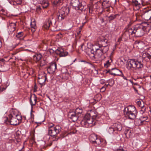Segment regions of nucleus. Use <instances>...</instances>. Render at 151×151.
I'll use <instances>...</instances> for the list:
<instances>
[{"label": "nucleus", "mask_w": 151, "mask_h": 151, "mask_svg": "<svg viewBox=\"0 0 151 151\" xmlns=\"http://www.w3.org/2000/svg\"><path fill=\"white\" fill-rule=\"evenodd\" d=\"M81 124L82 126L84 127H87L89 126L87 121L84 119L81 122Z\"/></svg>", "instance_id": "473e14b6"}, {"label": "nucleus", "mask_w": 151, "mask_h": 151, "mask_svg": "<svg viewBox=\"0 0 151 151\" xmlns=\"http://www.w3.org/2000/svg\"><path fill=\"white\" fill-rule=\"evenodd\" d=\"M15 1H19L18 4H19L21 3V0H14Z\"/></svg>", "instance_id": "052dcab7"}, {"label": "nucleus", "mask_w": 151, "mask_h": 151, "mask_svg": "<svg viewBox=\"0 0 151 151\" xmlns=\"http://www.w3.org/2000/svg\"><path fill=\"white\" fill-rule=\"evenodd\" d=\"M100 82L101 84H103L105 83V80L103 79H101Z\"/></svg>", "instance_id": "864d4df0"}, {"label": "nucleus", "mask_w": 151, "mask_h": 151, "mask_svg": "<svg viewBox=\"0 0 151 151\" xmlns=\"http://www.w3.org/2000/svg\"><path fill=\"white\" fill-rule=\"evenodd\" d=\"M0 14L3 15H6V11L2 7L0 6Z\"/></svg>", "instance_id": "f704fd0d"}, {"label": "nucleus", "mask_w": 151, "mask_h": 151, "mask_svg": "<svg viewBox=\"0 0 151 151\" xmlns=\"http://www.w3.org/2000/svg\"><path fill=\"white\" fill-rule=\"evenodd\" d=\"M23 35V33L22 32H20L18 33L16 35V36L18 38H20Z\"/></svg>", "instance_id": "a19ab883"}, {"label": "nucleus", "mask_w": 151, "mask_h": 151, "mask_svg": "<svg viewBox=\"0 0 151 151\" xmlns=\"http://www.w3.org/2000/svg\"><path fill=\"white\" fill-rule=\"evenodd\" d=\"M52 20L50 19L46 20L44 24L43 27L46 29H48L52 24Z\"/></svg>", "instance_id": "5701e85b"}, {"label": "nucleus", "mask_w": 151, "mask_h": 151, "mask_svg": "<svg viewBox=\"0 0 151 151\" xmlns=\"http://www.w3.org/2000/svg\"><path fill=\"white\" fill-rule=\"evenodd\" d=\"M68 117L73 122H75L77 120L78 116L73 111L70 112L68 115Z\"/></svg>", "instance_id": "2eb2a0df"}, {"label": "nucleus", "mask_w": 151, "mask_h": 151, "mask_svg": "<svg viewBox=\"0 0 151 151\" xmlns=\"http://www.w3.org/2000/svg\"><path fill=\"white\" fill-rule=\"evenodd\" d=\"M42 58V55L40 53L36 54L33 56V60L36 62L39 61Z\"/></svg>", "instance_id": "393cba45"}, {"label": "nucleus", "mask_w": 151, "mask_h": 151, "mask_svg": "<svg viewBox=\"0 0 151 151\" xmlns=\"http://www.w3.org/2000/svg\"><path fill=\"white\" fill-rule=\"evenodd\" d=\"M55 52L60 57L65 56L68 54V52H67L64 50L63 49L60 48L57 49L55 51Z\"/></svg>", "instance_id": "4468645a"}, {"label": "nucleus", "mask_w": 151, "mask_h": 151, "mask_svg": "<svg viewBox=\"0 0 151 151\" xmlns=\"http://www.w3.org/2000/svg\"><path fill=\"white\" fill-rule=\"evenodd\" d=\"M89 11L90 13H91L92 12V10L91 7H89Z\"/></svg>", "instance_id": "4d7b16f0"}, {"label": "nucleus", "mask_w": 151, "mask_h": 151, "mask_svg": "<svg viewBox=\"0 0 151 151\" xmlns=\"http://www.w3.org/2000/svg\"><path fill=\"white\" fill-rule=\"evenodd\" d=\"M78 116H79L82 113V110L81 109L77 108L74 111Z\"/></svg>", "instance_id": "c756f323"}, {"label": "nucleus", "mask_w": 151, "mask_h": 151, "mask_svg": "<svg viewBox=\"0 0 151 151\" xmlns=\"http://www.w3.org/2000/svg\"><path fill=\"white\" fill-rule=\"evenodd\" d=\"M109 85V84H105V85H104V86L106 87V88Z\"/></svg>", "instance_id": "e2e57ef3"}, {"label": "nucleus", "mask_w": 151, "mask_h": 151, "mask_svg": "<svg viewBox=\"0 0 151 151\" xmlns=\"http://www.w3.org/2000/svg\"><path fill=\"white\" fill-rule=\"evenodd\" d=\"M30 114L31 115V118L30 119H29L28 120H27V121H29V122H32L33 120L34 119V115H32V113H30Z\"/></svg>", "instance_id": "09e8293b"}, {"label": "nucleus", "mask_w": 151, "mask_h": 151, "mask_svg": "<svg viewBox=\"0 0 151 151\" xmlns=\"http://www.w3.org/2000/svg\"><path fill=\"white\" fill-rule=\"evenodd\" d=\"M142 17L146 20H148L151 18V16L149 10L145 11L142 14Z\"/></svg>", "instance_id": "aec40b11"}, {"label": "nucleus", "mask_w": 151, "mask_h": 151, "mask_svg": "<svg viewBox=\"0 0 151 151\" xmlns=\"http://www.w3.org/2000/svg\"><path fill=\"white\" fill-rule=\"evenodd\" d=\"M142 109L140 110V113L143 114L145 111V108L144 106L143 107H141Z\"/></svg>", "instance_id": "a18cd8bd"}, {"label": "nucleus", "mask_w": 151, "mask_h": 151, "mask_svg": "<svg viewBox=\"0 0 151 151\" xmlns=\"http://www.w3.org/2000/svg\"><path fill=\"white\" fill-rule=\"evenodd\" d=\"M133 23V22H129V24H128L129 26H130Z\"/></svg>", "instance_id": "680f3d73"}, {"label": "nucleus", "mask_w": 151, "mask_h": 151, "mask_svg": "<svg viewBox=\"0 0 151 151\" xmlns=\"http://www.w3.org/2000/svg\"><path fill=\"white\" fill-rule=\"evenodd\" d=\"M135 44H137V43H139V42L138 41H136V42H135Z\"/></svg>", "instance_id": "69168bd1"}, {"label": "nucleus", "mask_w": 151, "mask_h": 151, "mask_svg": "<svg viewBox=\"0 0 151 151\" xmlns=\"http://www.w3.org/2000/svg\"><path fill=\"white\" fill-rule=\"evenodd\" d=\"M112 81L114 82V81L113 80H109V82H112Z\"/></svg>", "instance_id": "338daca9"}, {"label": "nucleus", "mask_w": 151, "mask_h": 151, "mask_svg": "<svg viewBox=\"0 0 151 151\" xmlns=\"http://www.w3.org/2000/svg\"><path fill=\"white\" fill-rule=\"evenodd\" d=\"M140 119L141 121V123L142 122L146 121L147 119V116H141L140 117Z\"/></svg>", "instance_id": "4c0bfd02"}, {"label": "nucleus", "mask_w": 151, "mask_h": 151, "mask_svg": "<svg viewBox=\"0 0 151 151\" xmlns=\"http://www.w3.org/2000/svg\"><path fill=\"white\" fill-rule=\"evenodd\" d=\"M113 127L115 129L116 131H120L122 129V126L119 122H116L113 125Z\"/></svg>", "instance_id": "412c9836"}, {"label": "nucleus", "mask_w": 151, "mask_h": 151, "mask_svg": "<svg viewBox=\"0 0 151 151\" xmlns=\"http://www.w3.org/2000/svg\"><path fill=\"white\" fill-rule=\"evenodd\" d=\"M147 53H151V47L148 48L147 50Z\"/></svg>", "instance_id": "3c124183"}, {"label": "nucleus", "mask_w": 151, "mask_h": 151, "mask_svg": "<svg viewBox=\"0 0 151 151\" xmlns=\"http://www.w3.org/2000/svg\"><path fill=\"white\" fill-rule=\"evenodd\" d=\"M19 44V42H18V43L16 44L15 45L14 44L12 46H11V47H12V48L14 49V48H15L16 47V46H17Z\"/></svg>", "instance_id": "603ef678"}, {"label": "nucleus", "mask_w": 151, "mask_h": 151, "mask_svg": "<svg viewBox=\"0 0 151 151\" xmlns=\"http://www.w3.org/2000/svg\"><path fill=\"white\" fill-rule=\"evenodd\" d=\"M41 7L40 6H37V8L36 9V10L37 12L38 11H40L41 9Z\"/></svg>", "instance_id": "6e6d98bb"}, {"label": "nucleus", "mask_w": 151, "mask_h": 151, "mask_svg": "<svg viewBox=\"0 0 151 151\" xmlns=\"http://www.w3.org/2000/svg\"><path fill=\"white\" fill-rule=\"evenodd\" d=\"M108 131L110 134H114V133H116L113 125L109 128L108 129Z\"/></svg>", "instance_id": "cd10ccee"}, {"label": "nucleus", "mask_w": 151, "mask_h": 151, "mask_svg": "<svg viewBox=\"0 0 151 151\" xmlns=\"http://www.w3.org/2000/svg\"><path fill=\"white\" fill-rule=\"evenodd\" d=\"M102 5L100 1H98L94 5V6L96 7V9H98L100 8V6Z\"/></svg>", "instance_id": "c9c22d12"}, {"label": "nucleus", "mask_w": 151, "mask_h": 151, "mask_svg": "<svg viewBox=\"0 0 151 151\" xmlns=\"http://www.w3.org/2000/svg\"><path fill=\"white\" fill-rule=\"evenodd\" d=\"M133 32L132 27H129L125 29L122 35V38L127 39L130 37V36H133Z\"/></svg>", "instance_id": "6e6552de"}, {"label": "nucleus", "mask_w": 151, "mask_h": 151, "mask_svg": "<svg viewBox=\"0 0 151 151\" xmlns=\"http://www.w3.org/2000/svg\"><path fill=\"white\" fill-rule=\"evenodd\" d=\"M15 115L14 114H10L9 115V119L8 118H6V120H8L11 125H16L19 124V122L15 117Z\"/></svg>", "instance_id": "1a4fd4ad"}, {"label": "nucleus", "mask_w": 151, "mask_h": 151, "mask_svg": "<svg viewBox=\"0 0 151 151\" xmlns=\"http://www.w3.org/2000/svg\"><path fill=\"white\" fill-rule=\"evenodd\" d=\"M133 30V36L140 37L143 36L144 34V31L142 26L140 24H137L132 27Z\"/></svg>", "instance_id": "7ed1b4c3"}, {"label": "nucleus", "mask_w": 151, "mask_h": 151, "mask_svg": "<svg viewBox=\"0 0 151 151\" xmlns=\"http://www.w3.org/2000/svg\"><path fill=\"white\" fill-rule=\"evenodd\" d=\"M108 48L100 47V46L96 47V58L101 60L103 59L104 58V54L106 53L108 51Z\"/></svg>", "instance_id": "39448f33"}, {"label": "nucleus", "mask_w": 151, "mask_h": 151, "mask_svg": "<svg viewBox=\"0 0 151 151\" xmlns=\"http://www.w3.org/2000/svg\"><path fill=\"white\" fill-rule=\"evenodd\" d=\"M131 131L129 130H128L127 131L125 132V134L127 135V134L130 135V134L131 133Z\"/></svg>", "instance_id": "8fccbe9b"}, {"label": "nucleus", "mask_w": 151, "mask_h": 151, "mask_svg": "<svg viewBox=\"0 0 151 151\" xmlns=\"http://www.w3.org/2000/svg\"><path fill=\"white\" fill-rule=\"evenodd\" d=\"M137 111L131 113H127L124 114L128 116L129 119H134L136 117V115L137 114Z\"/></svg>", "instance_id": "4be33fe9"}, {"label": "nucleus", "mask_w": 151, "mask_h": 151, "mask_svg": "<svg viewBox=\"0 0 151 151\" xmlns=\"http://www.w3.org/2000/svg\"><path fill=\"white\" fill-rule=\"evenodd\" d=\"M137 105L141 107H143V106H144V105L142 103V102H141V101H140L139 100L137 101Z\"/></svg>", "instance_id": "79ce46f5"}, {"label": "nucleus", "mask_w": 151, "mask_h": 151, "mask_svg": "<svg viewBox=\"0 0 151 151\" xmlns=\"http://www.w3.org/2000/svg\"><path fill=\"white\" fill-rule=\"evenodd\" d=\"M1 87H0V91H3V89L1 90Z\"/></svg>", "instance_id": "774afa93"}, {"label": "nucleus", "mask_w": 151, "mask_h": 151, "mask_svg": "<svg viewBox=\"0 0 151 151\" xmlns=\"http://www.w3.org/2000/svg\"><path fill=\"white\" fill-rule=\"evenodd\" d=\"M140 141L136 138H134L132 142V144L133 146H137L139 144Z\"/></svg>", "instance_id": "7c9ffc66"}, {"label": "nucleus", "mask_w": 151, "mask_h": 151, "mask_svg": "<svg viewBox=\"0 0 151 151\" xmlns=\"http://www.w3.org/2000/svg\"><path fill=\"white\" fill-rule=\"evenodd\" d=\"M143 63L134 59H129L127 61V68L129 70H140L143 67Z\"/></svg>", "instance_id": "f257e3e1"}, {"label": "nucleus", "mask_w": 151, "mask_h": 151, "mask_svg": "<svg viewBox=\"0 0 151 151\" xmlns=\"http://www.w3.org/2000/svg\"><path fill=\"white\" fill-rule=\"evenodd\" d=\"M91 118L90 114H86L84 116V119L87 121L88 120L91 119Z\"/></svg>", "instance_id": "58836bf2"}, {"label": "nucleus", "mask_w": 151, "mask_h": 151, "mask_svg": "<svg viewBox=\"0 0 151 151\" xmlns=\"http://www.w3.org/2000/svg\"><path fill=\"white\" fill-rule=\"evenodd\" d=\"M64 0H53L52 3L54 6H57L62 4V2Z\"/></svg>", "instance_id": "bb28decb"}, {"label": "nucleus", "mask_w": 151, "mask_h": 151, "mask_svg": "<svg viewBox=\"0 0 151 151\" xmlns=\"http://www.w3.org/2000/svg\"><path fill=\"white\" fill-rule=\"evenodd\" d=\"M106 11L107 12H109L112 9V7L111 6L109 7L106 8L105 9Z\"/></svg>", "instance_id": "de8ad7c7"}, {"label": "nucleus", "mask_w": 151, "mask_h": 151, "mask_svg": "<svg viewBox=\"0 0 151 151\" xmlns=\"http://www.w3.org/2000/svg\"><path fill=\"white\" fill-rule=\"evenodd\" d=\"M94 119L93 118H91V119L88 120L87 121V123L89 125L90 124H91L94 121Z\"/></svg>", "instance_id": "c03bdc74"}, {"label": "nucleus", "mask_w": 151, "mask_h": 151, "mask_svg": "<svg viewBox=\"0 0 151 151\" xmlns=\"http://www.w3.org/2000/svg\"><path fill=\"white\" fill-rule=\"evenodd\" d=\"M147 57L149 59H150L151 58V56L150 55L147 54Z\"/></svg>", "instance_id": "13d9d810"}, {"label": "nucleus", "mask_w": 151, "mask_h": 151, "mask_svg": "<svg viewBox=\"0 0 151 151\" xmlns=\"http://www.w3.org/2000/svg\"><path fill=\"white\" fill-rule=\"evenodd\" d=\"M121 76L125 80H127L126 78L124 76V75L123 74V76Z\"/></svg>", "instance_id": "0e129e2a"}, {"label": "nucleus", "mask_w": 151, "mask_h": 151, "mask_svg": "<svg viewBox=\"0 0 151 151\" xmlns=\"http://www.w3.org/2000/svg\"><path fill=\"white\" fill-rule=\"evenodd\" d=\"M71 5L75 8L76 10L82 11L85 10L84 9L86 4L84 2L80 3L79 0H71L70 2Z\"/></svg>", "instance_id": "20e7f679"}, {"label": "nucleus", "mask_w": 151, "mask_h": 151, "mask_svg": "<svg viewBox=\"0 0 151 151\" xmlns=\"http://www.w3.org/2000/svg\"><path fill=\"white\" fill-rule=\"evenodd\" d=\"M31 28H32V31L33 32H35L36 28V23L35 20L33 21L30 24Z\"/></svg>", "instance_id": "c85d7f7f"}, {"label": "nucleus", "mask_w": 151, "mask_h": 151, "mask_svg": "<svg viewBox=\"0 0 151 151\" xmlns=\"http://www.w3.org/2000/svg\"><path fill=\"white\" fill-rule=\"evenodd\" d=\"M37 100V97L34 94L33 96H30V103L32 109L33 108V106L36 105Z\"/></svg>", "instance_id": "a211bd4d"}, {"label": "nucleus", "mask_w": 151, "mask_h": 151, "mask_svg": "<svg viewBox=\"0 0 151 151\" xmlns=\"http://www.w3.org/2000/svg\"><path fill=\"white\" fill-rule=\"evenodd\" d=\"M15 117L16 119L19 122V121H21L22 119V117L20 115L18 114L15 115Z\"/></svg>", "instance_id": "e433bc0d"}, {"label": "nucleus", "mask_w": 151, "mask_h": 151, "mask_svg": "<svg viewBox=\"0 0 151 151\" xmlns=\"http://www.w3.org/2000/svg\"><path fill=\"white\" fill-rule=\"evenodd\" d=\"M89 139L90 142L94 144L95 146H97L101 145H102L103 141L102 139H101L97 135L95 134H92L90 135Z\"/></svg>", "instance_id": "423d86ee"}, {"label": "nucleus", "mask_w": 151, "mask_h": 151, "mask_svg": "<svg viewBox=\"0 0 151 151\" xmlns=\"http://www.w3.org/2000/svg\"><path fill=\"white\" fill-rule=\"evenodd\" d=\"M136 111L134 106L133 105H129L125 109L124 113L133 112Z\"/></svg>", "instance_id": "dca6fc26"}, {"label": "nucleus", "mask_w": 151, "mask_h": 151, "mask_svg": "<svg viewBox=\"0 0 151 151\" xmlns=\"http://www.w3.org/2000/svg\"><path fill=\"white\" fill-rule=\"evenodd\" d=\"M16 23L9 22V23L8 26V31L10 33H12L15 30L16 27Z\"/></svg>", "instance_id": "ddd939ff"}, {"label": "nucleus", "mask_w": 151, "mask_h": 151, "mask_svg": "<svg viewBox=\"0 0 151 151\" xmlns=\"http://www.w3.org/2000/svg\"><path fill=\"white\" fill-rule=\"evenodd\" d=\"M112 61V60L110 59V60H108L106 62V63L104 64V67L107 68L110 65V63Z\"/></svg>", "instance_id": "72a5a7b5"}, {"label": "nucleus", "mask_w": 151, "mask_h": 151, "mask_svg": "<svg viewBox=\"0 0 151 151\" xmlns=\"http://www.w3.org/2000/svg\"><path fill=\"white\" fill-rule=\"evenodd\" d=\"M69 12V9L68 7H62L60 9L57 14L58 20L61 21L64 19Z\"/></svg>", "instance_id": "f03ea898"}, {"label": "nucleus", "mask_w": 151, "mask_h": 151, "mask_svg": "<svg viewBox=\"0 0 151 151\" xmlns=\"http://www.w3.org/2000/svg\"><path fill=\"white\" fill-rule=\"evenodd\" d=\"M132 2L133 5L137 7V9H138L143 2V0H132Z\"/></svg>", "instance_id": "6ab92c4d"}, {"label": "nucleus", "mask_w": 151, "mask_h": 151, "mask_svg": "<svg viewBox=\"0 0 151 151\" xmlns=\"http://www.w3.org/2000/svg\"><path fill=\"white\" fill-rule=\"evenodd\" d=\"M47 79L46 74L43 73H42V75H39L38 82L41 85L44 84V83Z\"/></svg>", "instance_id": "f8f14e48"}, {"label": "nucleus", "mask_w": 151, "mask_h": 151, "mask_svg": "<svg viewBox=\"0 0 151 151\" xmlns=\"http://www.w3.org/2000/svg\"><path fill=\"white\" fill-rule=\"evenodd\" d=\"M101 4L102 8L104 9H105L106 8L109 7L111 6V4L109 3V1L104 0H103V1Z\"/></svg>", "instance_id": "b1692460"}, {"label": "nucleus", "mask_w": 151, "mask_h": 151, "mask_svg": "<svg viewBox=\"0 0 151 151\" xmlns=\"http://www.w3.org/2000/svg\"><path fill=\"white\" fill-rule=\"evenodd\" d=\"M99 40H100L101 43V46L100 45H99L100 46V47L105 48V49L108 48L107 47V45L108 43V40H107L101 36L100 37Z\"/></svg>", "instance_id": "f3484780"}, {"label": "nucleus", "mask_w": 151, "mask_h": 151, "mask_svg": "<svg viewBox=\"0 0 151 151\" xmlns=\"http://www.w3.org/2000/svg\"><path fill=\"white\" fill-rule=\"evenodd\" d=\"M56 69V64L53 63H52L48 67L47 69V70L48 73L50 74H52L55 71Z\"/></svg>", "instance_id": "9b49d317"}, {"label": "nucleus", "mask_w": 151, "mask_h": 151, "mask_svg": "<svg viewBox=\"0 0 151 151\" xmlns=\"http://www.w3.org/2000/svg\"><path fill=\"white\" fill-rule=\"evenodd\" d=\"M118 151H125L123 148H121L119 149Z\"/></svg>", "instance_id": "bf43d9fd"}, {"label": "nucleus", "mask_w": 151, "mask_h": 151, "mask_svg": "<svg viewBox=\"0 0 151 151\" xmlns=\"http://www.w3.org/2000/svg\"><path fill=\"white\" fill-rule=\"evenodd\" d=\"M91 46L92 47H91V48L90 49L91 50L90 52L89 53H93L94 54V52L95 51L94 50H95V52H96V47L97 46L96 45H91Z\"/></svg>", "instance_id": "2f4dec72"}, {"label": "nucleus", "mask_w": 151, "mask_h": 151, "mask_svg": "<svg viewBox=\"0 0 151 151\" xmlns=\"http://www.w3.org/2000/svg\"><path fill=\"white\" fill-rule=\"evenodd\" d=\"M116 16V15H111L109 17V19L110 20H113L115 18Z\"/></svg>", "instance_id": "37998d69"}, {"label": "nucleus", "mask_w": 151, "mask_h": 151, "mask_svg": "<svg viewBox=\"0 0 151 151\" xmlns=\"http://www.w3.org/2000/svg\"><path fill=\"white\" fill-rule=\"evenodd\" d=\"M147 55L146 54V53L143 52V54L142 55V58H145V57H146Z\"/></svg>", "instance_id": "5fc2aeb1"}, {"label": "nucleus", "mask_w": 151, "mask_h": 151, "mask_svg": "<svg viewBox=\"0 0 151 151\" xmlns=\"http://www.w3.org/2000/svg\"><path fill=\"white\" fill-rule=\"evenodd\" d=\"M50 126L48 134L51 136H54L59 134L61 131V127L59 126H56L54 127L53 124Z\"/></svg>", "instance_id": "0eeeda50"}, {"label": "nucleus", "mask_w": 151, "mask_h": 151, "mask_svg": "<svg viewBox=\"0 0 151 151\" xmlns=\"http://www.w3.org/2000/svg\"><path fill=\"white\" fill-rule=\"evenodd\" d=\"M109 73V74L114 76H123V74L121 70L116 68H114L109 69L107 71L106 73Z\"/></svg>", "instance_id": "9d476101"}, {"label": "nucleus", "mask_w": 151, "mask_h": 151, "mask_svg": "<svg viewBox=\"0 0 151 151\" xmlns=\"http://www.w3.org/2000/svg\"><path fill=\"white\" fill-rule=\"evenodd\" d=\"M89 56L92 59H94L96 58V54L93 53H88Z\"/></svg>", "instance_id": "ea45409f"}, {"label": "nucleus", "mask_w": 151, "mask_h": 151, "mask_svg": "<svg viewBox=\"0 0 151 151\" xmlns=\"http://www.w3.org/2000/svg\"><path fill=\"white\" fill-rule=\"evenodd\" d=\"M106 88L104 86L100 89V92H104L106 89Z\"/></svg>", "instance_id": "49530a36"}, {"label": "nucleus", "mask_w": 151, "mask_h": 151, "mask_svg": "<svg viewBox=\"0 0 151 151\" xmlns=\"http://www.w3.org/2000/svg\"><path fill=\"white\" fill-rule=\"evenodd\" d=\"M40 3L42 7L44 8H47L49 5L48 1L47 0H40Z\"/></svg>", "instance_id": "a878e982"}]
</instances>
